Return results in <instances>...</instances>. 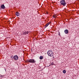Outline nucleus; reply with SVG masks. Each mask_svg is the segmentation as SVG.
<instances>
[{
	"label": "nucleus",
	"mask_w": 79,
	"mask_h": 79,
	"mask_svg": "<svg viewBox=\"0 0 79 79\" xmlns=\"http://www.w3.org/2000/svg\"><path fill=\"white\" fill-rule=\"evenodd\" d=\"M47 54L49 56L52 57L54 54L52 50H49L47 52Z\"/></svg>",
	"instance_id": "nucleus-1"
},
{
	"label": "nucleus",
	"mask_w": 79,
	"mask_h": 79,
	"mask_svg": "<svg viewBox=\"0 0 79 79\" xmlns=\"http://www.w3.org/2000/svg\"><path fill=\"white\" fill-rule=\"evenodd\" d=\"M26 63H35V60H34V59H29L27 60L26 61Z\"/></svg>",
	"instance_id": "nucleus-2"
},
{
	"label": "nucleus",
	"mask_w": 79,
	"mask_h": 79,
	"mask_svg": "<svg viewBox=\"0 0 79 79\" xmlns=\"http://www.w3.org/2000/svg\"><path fill=\"white\" fill-rule=\"evenodd\" d=\"M60 3L63 6H65L66 4V2H65L64 0H61Z\"/></svg>",
	"instance_id": "nucleus-3"
},
{
	"label": "nucleus",
	"mask_w": 79,
	"mask_h": 79,
	"mask_svg": "<svg viewBox=\"0 0 79 79\" xmlns=\"http://www.w3.org/2000/svg\"><path fill=\"white\" fill-rule=\"evenodd\" d=\"M14 59L15 60H18V56L16 55L14 57Z\"/></svg>",
	"instance_id": "nucleus-4"
},
{
	"label": "nucleus",
	"mask_w": 79,
	"mask_h": 79,
	"mask_svg": "<svg viewBox=\"0 0 79 79\" xmlns=\"http://www.w3.org/2000/svg\"><path fill=\"white\" fill-rule=\"evenodd\" d=\"M29 33V32L28 31H25V32L23 34V35H26L27 34H28Z\"/></svg>",
	"instance_id": "nucleus-5"
},
{
	"label": "nucleus",
	"mask_w": 79,
	"mask_h": 79,
	"mask_svg": "<svg viewBox=\"0 0 79 79\" xmlns=\"http://www.w3.org/2000/svg\"><path fill=\"white\" fill-rule=\"evenodd\" d=\"M1 8H2V9H5V6L4 5L2 4L1 6Z\"/></svg>",
	"instance_id": "nucleus-6"
},
{
	"label": "nucleus",
	"mask_w": 79,
	"mask_h": 79,
	"mask_svg": "<svg viewBox=\"0 0 79 79\" xmlns=\"http://www.w3.org/2000/svg\"><path fill=\"white\" fill-rule=\"evenodd\" d=\"M57 16H58V15H57L54 14L53 15L52 17L53 18H56V17H57Z\"/></svg>",
	"instance_id": "nucleus-7"
},
{
	"label": "nucleus",
	"mask_w": 79,
	"mask_h": 79,
	"mask_svg": "<svg viewBox=\"0 0 79 79\" xmlns=\"http://www.w3.org/2000/svg\"><path fill=\"white\" fill-rule=\"evenodd\" d=\"M15 15L17 16H19V13L18 12H16Z\"/></svg>",
	"instance_id": "nucleus-8"
},
{
	"label": "nucleus",
	"mask_w": 79,
	"mask_h": 79,
	"mask_svg": "<svg viewBox=\"0 0 79 79\" xmlns=\"http://www.w3.org/2000/svg\"><path fill=\"white\" fill-rule=\"evenodd\" d=\"M64 32L65 34H67L69 32V31L68 30L66 29L64 30Z\"/></svg>",
	"instance_id": "nucleus-9"
},
{
	"label": "nucleus",
	"mask_w": 79,
	"mask_h": 79,
	"mask_svg": "<svg viewBox=\"0 0 79 79\" xmlns=\"http://www.w3.org/2000/svg\"><path fill=\"white\" fill-rule=\"evenodd\" d=\"M44 59V57H43V56H41L40 57V60H42V59Z\"/></svg>",
	"instance_id": "nucleus-10"
},
{
	"label": "nucleus",
	"mask_w": 79,
	"mask_h": 79,
	"mask_svg": "<svg viewBox=\"0 0 79 79\" xmlns=\"http://www.w3.org/2000/svg\"><path fill=\"white\" fill-rule=\"evenodd\" d=\"M63 73L65 74V73H66V70H63Z\"/></svg>",
	"instance_id": "nucleus-11"
},
{
	"label": "nucleus",
	"mask_w": 79,
	"mask_h": 79,
	"mask_svg": "<svg viewBox=\"0 0 79 79\" xmlns=\"http://www.w3.org/2000/svg\"><path fill=\"white\" fill-rule=\"evenodd\" d=\"M48 23H47L46 25L45 26V27H47L48 26Z\"/></svg>",
	"instance_id": "nucleus-12"
},
{
	"label": "nucleus",
	"mask_w": 79,
	"mask_h": 79,
	"mask_svg": "<svg viewBox=\"0 0 79 79\" xmlns=\"http://www.w3.org/2000/svg\"><path fill=\"white\" fill-rule=\"evenodd\" d=\"M51 23H52V22H50L49 23H48V24L49 25V24H51Z\"/></svg>",
	"instance_id": "nucleus-13"
},
{
	"label": "nucleus",
	"mask_w": 79,
	"mask_h": 79,
	"mask_svg": "<svg viewBox=\"0 0 79 79\" xmlns=\"http://www.w3.org/2000/svg\"><path fill=\"white\" fill-rule=\"evenodd\" d=\"M7 22L8 23H9V24H10V21H7Z\"/></svg>",
	"instance_id": "nucleus-14"
},
{
	"label": "nucleus",
	"mask_w": 79,
	"mask_h": 79,
	"mask_svg": "<svg viewBox=\"0 0 79 79\" xmlns=\"http://www.w3.org/2000/svg\"><path fill=\"white\" fill-rule=\"evenodd\" d=\"M58 35H59V36H60V32L59 33Z\"/></svg>",
	"instance_id": "nucleus-15"
},
{
	"label": "nucleus",
	"mask_w": 79,
	"mask_h": 79,
	"mask_svg": "<svg viewBox=\"0 0 79 79\" xmlns=\"http://www.w3.org/2000/svg\"><path fill=\"white\" fill-rule=\"evenodd\" d=\"M46 14H48V12H46Z\"/></svg>",
	"instance_id": "nucleus-16"
}]
</instances>
